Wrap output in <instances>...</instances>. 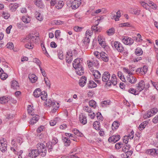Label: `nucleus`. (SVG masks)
I'll return each mask as SVG.
<instances>
[{
    "mask_svg": "<svg viewBox=\"0 0 158 158\" xmlns=\"http://www.w3.org/2000/svg\"><path fill=\"white\" fill-rule=\"evenodd\" d=\"M102 80L103 82L110 84V85L112 84L115 85L117 83L115 75L113 74L111 77L110 73L108 71L105 72L102 74Z\"/></svg>",
    "mask_w": 158,
    "mask_h": 158,
    "instance_id": "1",
    "label": "nucleus"
},
{
    "mask_svg": "<svg viewBox=\"0 0 158 158\" xmlns=\"http://www.w3.org/2000/svg\"><path fill=\"white\" fill-rule=\"evenodd\" d=\"M80 59L77 58L73 61V66L76 69L77 73L79 75H82L84 74V71L83 68L80 62Z\"/></svg>",
    "mask_w": 158,
    "mask_h": 158,
    "instance_id": "2",
    "label": "nucleus"
},
{
    "mask_svg": "<svg viewBox=\"0 0 158 158\" xmlns=\"http://www.w3.org/2000/svg\"><path fill=\"white\" fill-rule=\"evenodd\" d=\"M33 95L34 97L38 98L39 97L40 95L41 98L42 100H45L47 98V92L45 91H43L41 92L40 89L37 88L35 89L33 92Z\"/></svg>",
    "mask_w": 158,
    "mask_h": 158,
    "instance_id": "3",
    "label": "nucleus"
},
{
    "mask_svg": "<svg viewBox=\"0 0 158 158\" xmlns=\"http://www.w3.org/2000/svg\"><path fill=\"white\" fill-rule=\"evenodd\" d=\"M37 148L38 152L41 154V156L42 157L45 156L47 153L46 147L43 143H38L37 145Z\"/></svg>",
    "mask_w": 158,
    "mask_h": 158,
    "instance_id": "4",
    "label": "nucleus"
},
{
    "mask_svg": "<svg viewBox=\"0 0 158 158\" xmlns=\"http://www.w3.org/2000/svg\"><path fill=\"white\" fill-rule=\"evenodd\" d=\"M92 74L94 77V81L98 84H100L101 81L99 79L101 77V75L99 72L96 70L91 69Z\"/></svg>",
    "mask_w": 158,
    "mask_h": 158,
    "instance_id": "5",
    "label": "nucleus"
},
{
    "mask_svg": "<svg viewBox=\"0 0 158 158\" xmlns=\"http://www.w3.org/2000/svg\"><path fill=\"white\" fill-rule=\"evenodd\" d=\"M7 142L6 139L2 138L0 139V150L4 152L7 150Z\"/></svg>",
    "mask_w": 158,
    "mask_h": 158,
    "instance_id": "6",
    "label": "nucleus"
},
{
    "mask_svg": "<svg viewBox=\"0 0 158 158\" xmlns=\"http://www.w3.org/2000/svg\"><path fill=\"white\" fill-rule=\"evenodd\" d=\"M114 46L116 49L120 52H123L124 48L122 44L119 42L115 41L114 44Z\"/></svg>",
    "mask_w": 158,
    "mask_h": 158,
    "instance_id": "7",
    "label": "nucleus"
},
{
    "mask_svg": "<svg viewBox=\"0 0 158 158\" xmlns=\"http://www.w3.org/2000/svg\"><path fill=\"white\" fill-rule=\"evenodd\" d=\"M127 82H129L131 84H134L137 81L136 77L133 76V74L128 75L127 76Z\"/></svg>",
    "mask_w": 158,
    "mask_h": 158,
    "instance_id": "8",
    "label": "nucleus"
},
{
    "mask_svg": "<svg viewBox=\"0 0 158 158\" xmlns=\"http://www.w3.org/2000/svg\"><path fill=\"white\" fill-rule=\"evenodd\" d=\"M136 87L137 88L139 92H140L143 90L145 87V84L144 81H140L137 85H136Z\"/></svg>",
    "mask_w": 158,
    "mask_h": 158,
    "instance_id": "9",
    "label": "nucleus"
},
{
    "mask_svg": "<svg viewBox=\"0 0 158 158\" xmlns=\"http://www.w3.org/2000/svg\"><path fill=\"white\" fill-rule=\"evenodd\" d=\"M120 138V136L118 135H114L110 137L108 139V141L109 142H113L114 143L117 142Z\"/></svg>",
    "mask_w": 158,
    "mask_h": 158,
    "instance_id": "10",
    "label": "nucleus"
},
{
    "mask_svg": "<svg viewBox=\"0 0 158 158\" xmlns=\"http://www.w3.org/2000/svg\"><path fill=\"white\" fill-rule=\"evenodd\" d=\"M100 57L101 60L105 62H107L109 60V57L108 54L104 52H102L99 53Z\"/></svg>",
    "mask_w": 158,
    "mask_h": 158,
    "instance_id": "11",
    "label": "nucleus"
},
{
    "mask_svg": "<svg viewBox=\"0 0 158 158\" xmlns=\"http://www.w3.org/2000/svg\"><path fill=\"white\" fill-rule=\"evenodd\" d=\"M39 34L38 33L34 34H30L27 36L25 40H31V39L39 40L40 39L39 36Z\"/></svg>",
    "mask_w": 158,
    "mask_h": 158,
    "instance_id": "12",
    "label": "nucleus"
},
{
    "mask_svg": "<svg viewBox=\"0 0 158 158\" xmlns=\"http://www.w3.org/2000/svg\"><path fill=\"white\" fill-rule=\"evenodd\" d=\"M81 4L80 0H74L72 3L71 6L73 9H76L78 8Z\"/></svg>",
    "mask_w": 158,
    "mask_h": 158,
    "instance_id": "13",
    "label": "nucleus"
},
{
    "mask_svg": "<svg viewBox=\"0 0 158 158\" xmlns=\"http://www.w3.org/2000/svg\"><path fill=\"white\" fill-rule=\"evenodd\" d=\"M87 81V78L84 76H82L79 81V84L80 86L83 87L85 85Z\"/></svg>",
    "mask_w": 158,
    "mask_h": 158,
    "instance_id": "14",
    "label": "nucleus"
},
{
    "mask_svg": "<svg viewBox=\"0 0 158 158\" xmlns=\"http://www.w3.org/2000/svg\"><path fill=\"white\" fill-rule=\"evenodd\" d=\"M72 52L70 51H68L67 52V55L66 58V62L68 63H70L73 60Z\"/></svg>",
    "mask_w": 158,
    "mask_h": 158,
    "instance_id": "15",
    "label": "nucleus"
},
{
    "mask_svg": "<svg viewBox=\"0 0 158 158\" xmlns=\"http://www.w3.org/2000/svg\"><path fill=\"white\" fill-rule=\"evenodd\" d=\"M39 119V116L37 114L35 115L31 119L30 123V124L33 125L36 123Z\"/></svg>",
    "mask_w": 158,
    "mask_h": 158,
    "instance_id": "16",
    "label": "nucleus"
},
{
    "mask_svg": "<svg viewBox=\"0 0 158 158\" xmlns=\"http://www.w3.org/2000/svg\"><path fill=\"white\" fill-rule=\"evenodd\" d=\"M28 77L29 80L32 83H35L37 79V77L34 74H29Z\"/></svg>",
    "mask_w": 158,
    "mask_h": 158,
    "instance_id": "17",
    "label": "nucleus"
},
{
    "mask_svg": "<svg viewBox=\"0 0 158 158\" xmlns=\"http://www.w3.org/2000/svg\"><path fill=\"white\" fill-rule=\"evenodd\" d=\"M80 121L81 123L83 124H85L87 123V120L85 116L83 115L79 116Z\"/></svg>",
    "mask_w": 158,
    "mask_h": 158,
    "instance_id": "18",
    "label": "nucleus"
},
{
    "mask_svg": "<svg viewBox=\"0 0 158 158\" xmlns=\"http://www.w3.org/2000/svg\"><path fill=\"white\" fill-rule=\"evenodd\" d=\"M119 123L118 121H115L112 123V127L113 130L118 129L119 126Z\"/></svg>",
    "mask_w": 158,
    "mask_h": 158,
    "instance_id": "19",
    "label": "nucleus"
},
{
    "mask_svg": "<svg viewBox=\"0 0 158 158\" xmlns=\"http://www.w3.org/2000/svg\"><path fill=\"white\" fill-rule=\"evenodd\" d=\"M19 6L18 4L17 3L15 4H11L9 5V7L10 8V10L12 11H15Z\"/></svg>",
    "mask_w": 158,
    "mask_h": 158,
    "instance_id": "20",
    "label": "nucleus"
},
{
    "mask_svg": "<svg viewBox=\"0 0 158 158\" xmlns=\"http://www.w3.org/2000/svg\"><path fill=\"white\" fill-rule=\"evenodd\" d=\"M100 123L98 121H96L94 122L93 124L94 128L96 130H100Z\"/></svg>",
    "mask_w": 158,
    "mask_h": 158,
    "instance_id": "21",
    "label": "nucleus"
},
{
    "mask_svg": "<svg viewBox=\"0 0 158 158\" xmlns=\"http://www.w3.org/2000/svg\"><path fill=\"white\" fill-rule=\"evenodd\" d=\"M62 139L65 146H68L71 143L70 141L68 138L66 137H63Z\"/></svg>",
    "mask_w": 158,
    "mask_h": 158,
    "instance_id": "22",
    "label": "nucleus"
},
{
    "mask_svg": "<svg viewBox=\"0 0 158 158\" xmlns=\"http://www.w3.org/2000/svg\"><path fill=\"white\" fill-rule=\"evenodd\" d=\"M11 86L12 88L15 89H17L19 87L18 83L16 81H13L11 82Z\"/></svg>",
    "mask_w": 158,
    "mask_h": 158,
    "instance_id": "23",
    "label": "nucleus"
},
{
    "mask_svg": "<svg viewBox=\"0 0 158 158\" xmlns=\"http://www.w3.org/2000/svg\"><path fill=\"white\" fill-rule=\"evenodd\" d=\"M97 84L93 81H90L88 83V87L89 88H95L97 86Z\"/></svg>",
    "mask_w": 158,
    "mask_h": 158,
    "instance_id": "24",
    "label": "nucleus"
},
{
    "mask_svg": "<svg viewBox=\"0 0 158 158\" xmlns=\"http://www.w3.org/2000/svg\"><path fill=\"white\" fill-rule=\"evenodd\" d=\"M143 51L140 48H137L136 49L135 52V54L136 55L138 56H139L142 55L143 54Z\"/></svg>",
    "mask_w": 158,
    "mask_h": 158,
    "instance_id": "25",
    "label": "nucleus"
},
{
    "mask_svg": "<svg viewBox=\"0 0 158 158\" xmlns=\"http://www.w3.org/2000/svg\"><path fill=\"white\" fill-rule=\"evenodd\" d=\"M110 104V101L109 100L104 101L102 102L101 105L102 107H105Z\"/></svg>",
    "mask_w": 158,
    "mask_h": 158,
    "instance_id": "26",
    "label": "nucleus"
},
{
    "mask_svg": "<svg viewBox=\"0 0 158 158\" xmlns=\"http://www.w3.org/2000/svg\"><path fill=\"white\" fill-rule=\"evenodd\" d=\"M148 153L150 155L152 156H154L156 155V149H149L148 151Z\"/></svg>",
    "mask_w": 158,
    "mask_h": 158,
    "instance_id": "27",
    "label": "nucleus"
},
{
    "mask_svg": "<svg viewBox=\"0 0 158 158\" xmlns=\"http://www.w3.org/2000/svg\"><path fill=\"white\" fill-rule=\"evenodd\" d=\"M33 45L31 41V40L28 42V43L25 44V48L29 49H32L33 48Z\"/></svg>",
    "mask_w": 158,
    "mask_h": 158,
    "instance_id": "28",
    "label": "nucleus"
},
{
    "mask_svg": "<svg viewBox=\"0 0 158 158\" xmlns=\"http://www.w3.org/2000/svg\"><path fill=\"white\" fill-rule=\"evenodd\" d=\"M89 106L94 108H95L97 106L96 102L94 100H91L89 102Z\"/></svg>",
    "mask_w": 158,
    "mask_h": 158,
    "instance_id": "29",
    "label": "nucleus"
},
{
    "mask_svg": "<svg viewBox=\"0 0 158 158\" xmlns=\"http://www.w3.org/2000/svg\"><path fill=\"white\" fill-rule=\"evenodd\" d=\"M100 45L103 48H105L107 46V44L105 40H98Z\"/></svg>",
    "mask_w": 158,
    "mask_h": 158,
    "instance_id": "30",
    "label": "nucleus"
},
{
    "mask_svg": "<svg viewBox=\"0 0 158 158\" xmlns=\"http://www.w3.org/2000/svg\"><path fill=\"white\" fill-rule=\"evenodd\" d=\"M64 4V2L61 1H59L57 4L56 6V8L57 9H59L62 8Z\"/></svg>",
    "mask_w": 158,
    "mask_h": 158,
    "instance_id": "31",
    "label": "nucleus"
},
{
    "mask_svg": "<svg viewBox=\"0 0 158 158\" xmlns=\"http://www.w3.org/2000/svg\"><path fill=\"white\" fill-rule=\"evenodd\" d=\"M72 152H71L72 153L73 152H76L75 154H78L81 151V149L78 147H76L72 149Z\"/></svg>",
    "mask_w": 158,
    "mask_h": 158,
    "instance_id": "32",
    "label": "nucleus"
},
{
    "mask_svg": "<svg viewBox=\"0 0 158 158\" xmlns=\"http://www.w3.org/2000/svg\"><path fill=\"white\" fill-rule=\"evenodd\" d=\"M7 97H3L0 98V103L1 104H4L8 102Z\"/></svg>",
    "mask_w": 158,
    "mask_h": 158,
    "instance_id": "33",
    "label": "nucleus"
},
{
    "mask_svg": "<svg viewBox=\"0 0 158 158\" xmlns=\"http://www.w3.org/2000/svg\"><path fill=\"white\" fill-rule=\"evenodd\" d=\"M123 43L125 44L130 45L133 43V40H122Z\"/></svg>",
    "mask_w": 158,
    "mask_h": 158,
    "instance_id": "34",
    "label": "nucleus"
},
{
    "mask_svg": "<svg viewBox=\"0 0 158 158\" xmlns=\"http://www.w3.org/2000/svg\"><path fill=\"white\" fill-rule=\"evenodd\" d=\"M147 125V123L146 122H143L139 125V129L141 131Z\"/></svg>",
    "mask_w": 158,
    "mask_h": 158,
    "instance_id": "35",
    "label": "nucleus"
},
{
    "mask_svg": "<svg viewBox=\"0 0 158 158\" xmlns=\"http://www.w3.org/2000/svg\"><path fill=\"white\" fill-rule=\"evenodd\" d=\"M153 116V114H152L151 112H149L148 111H147V113L144 114L143 115V118L144 119H147Z\"/></svg>",
    "mask_w": 158,
    "mask_h": 158,
    "instance_id": "36",
    "label": "nucleus"
},
{
    "mask_svg": "<svg viewBox=\"0 0 158 158\" xmlns=\"http://www.w3.org/2000/svg\"><path fill=\"white\" fill-rule=\"evenodd\" d=\"M35 5L39 7L42 8L43 7V4L42 1L40 0H36Z\"/></svg>",
    "mask_w": 158,
    "mask_h": 158,
    "instance_id": "37",
    "label": "nucleus"
},
{
    "mask_svg": "<svg viewBox=\"0 0 158 158\" xmlns=\"http://www.w3.org/2000/svg\"><path fill=\"white\" fill-rule=\"evenodd\" d=\"M92 34L89 30H87L85 33V38H87V40H89L91 38Z\"/></svg>",
    "mask_w": 158,
    "mask_h": 158,
    "instance_id": "38",
    "label": "nucleus"
},
{
    "mask_svg": "<svg viewBox=\"0 0 158 158\" xmlns=\"http://www.w3.org/2000/svg\"><path fill=\"white\" fill-rule=\"evenodd\" d=\"M130 148V145L128 144H125L123 147L122 150L124 152H126V151L127 152L129 150Z\"/></svg>",
    "mask_w": 158,
    "mask_h": 158,
    "instance_id": "39",
    "label": "nucleus"
},
{
    "mask_svg": "<svg viewBox=\"0 0 158 158\" xmlns=\"http://www.w3.org/2000/svg\"><path fill=\"white\" fill-rule=\"evenodd\" d=\"M44 42L42 41L41 42V46L42 47V48L43 50V51L44 52V53L46 55V54H48V53L46 50L45 47L44 46Z\"/></svg>",
    "mask_w": 158,
    "mask_h": 158,
    "instance_id": "40",
    "label": "nucleus"
},
{
    "mask_svg": "<svg viewBox=\"0 0 158 158\" xmlns=\"http://www.w3.org/2000/svg\"><path fill=\"white\" fill-rule=\"evenodd\" d=\"M35 16L36 17L37 19L38 20L40 21H41L43 20V18L42 16L41 15L40 13L39 12H36L35 13Z\"/></svg>",
    "mask_w": 158,
    "mask_h": 158,
    "instance_id": "41",
    "label": "nucleus"
},
{
    "mask_svg": "<svg viewBox=\"0 0 158 158\" xmlns=\"http://www.w3.org/2000/svg\"><path fill=\"white\" fill-rule=\"evenodd\" d=\"M52 144L51 142H48L46 143V147L48 148L49 152L52 151Z\"/></svg>",
    "mask_w": 158,
    "mask_h": 158,
    "instance_id": "42",
    "label": "nucleus"
},
{
    "mask_svg": "<svg viewBox=\"0 0 158 158\" xmlns=\"http://www.w3.org/2000/svg\"><path fill=\"white\" fill-rule=\"evenodd\" d=\"M22 20L25 23H28L30 22V19L29 17H23Z\"/></svg>",
    "mask_w": 158,
    "mask_h": 158,
    "instance_id": "43",
    "label": "nucleus"
},
{
    "mask_svg": "<svg viewBox=\"0 0 158 158\" xmlns=\"http://www.w3.org/2000/svg\"><path fill=\"white\" fill-rule=\"evenodd\" d=\"M8 75H7L5 73H3L2 72L1 74L0 75V77L1 78L2 80H5L7 77Z\"/></svg>",
    "mask_w": 158,
    "mask_h": 158,
    "instance_id": "44",
    "label": "nucleus"
},
{
    "mask_svg": "<svg viewBox=\"0 0 158 158\" xmlns=\"http://www.w3.org/2000/svg\"><path fill=\"white\" fill-rule=\"evenodd\" d=\"M89 43V40H81V42L80 43V44L82 46L84 45H87Z\"/></svg>",
    "mask_w": 158,
    "mask_h": 158,
    "instance_id": "45",
    "label": "nucleus"
},
{
    "mask_svg": "<svg viewBox=\"0 0 158 158\" xmlns=\"http://www.w3.org/2000/svg\"><path fill=\"white\" fill-rule=\"evenodd\" d=\"M107 33L108 35H112L114 33V29L113 28L107 30Z\"/></svg>",
    "mask_w": 158,
    "mask_h": 158,
    "instance_id": "46",
    "label": "nucleus"
},
{
    "mask_svg": "<svg viewBox=\"0 0 158 158\" xmlns=\"http://www.w3.org/2000/svg\"><path fill=\"white\" fill-rule=\"evenodd\" d=\"M7 48L10 49H12L14 48V44L12 42H9L6 45Z\"/></svg>",
    "mask_w": 158,
    "mask_h": 158,
    "instance_id": "47",
    "label": "nucleus"
},
{
    "mask_svg": "<svg viewBox=\"0 0 158 158\" xmlns=\"http://www.w3.org/2000/svg\"><path fill=\"white\" fill-rule=\"evenodd\" d=\"M45 82L46 85L48 86L49 88L50 87V81L48 79V78L45 77L44 78Z\"/></svg>",
    "mask_w": 158,
    "mask_h": 158,
    "instance_id": "48",
    "label": "nucleus"
},
{
    "mask_svg": "<svg viewBox=\"0 0 158 158\" xmlns=\"http://www.w3.org/2000/svg\"><path fill=\"white\" fill-rule=\"evenodd\" d=\"M123 69L124 72L128 74V75H130L133 74V73L131 72V71L129 69H126V68H123Z\"/></svg>",
    "mask_w": 158,
    "mask_h": 158,
    "instance_id": "49",
    "label": "nucleus"
},
{
    "mask_svg": "<svg viewBox=\"0 0 158 158\" xmlns=\"http://www.w3.org/2000/svg\"><path fill=\"white\" fill-rule=\"evenodd\" d=\"M87 64L89 70H91V69H94L92 67V66H93L92 62L90 61H87Z\"/></svg>",
    "mask_w": 158,
    "mask_h": 158,
    "instance_id": "50",
    "label": "nucleus"
},
{
    "mask_svg": "<svg viewBox=\"0 0 158 158\" xmlns=\"http://www.w3.org/2000/svg\"><path fill=\"white\" fill-rule=\"evenodd\" d=\"M128 91L129 93L133 94L134 95H138V94H136V91L135 89H130Z\"/></svg>",
    "mask_w": 158,
    "mask_h": 158,
    "instance_id": "51",
    "label": "nucleus"
},
{
    "mask_svg": "<svg viewBox=\"0 0 158 158\" xmlns=\"http://www.w3.org/2000/svg\"><path fill=\"white\" fill-rule=\"evenodd\" d=\"M2 17L5 19H7L10 16V15L6 12H3L2 15Z\"/></svg>",
    "mask_w": 158,
    "mask_h": 158,
    "instance_id": "52",
    "label": "nucleus"
},
{
    "mask_svg": "<svg viewBox=\"0 0 158 158\" xmlns=\"http://www.w3.org/2000/svg\"><path fill=\"white\" fill-rule=\"evenodd\" d=\"M97 119L98 120H101V121L103 120V117L102 115L101 114L100 112H98L97 113Z\"/></svg>",
    "mask_w": 158,
    "mask_h": 158,
    "instance_id": "53",
    "label": "nucleus"
},
{
    "mask_svg": "<svg viewBox=\"0 0 158 158\" xmlns=\"http://www.w3.org/2000/svg\"><path fill=\"white\" fill-rule=\"evenodd\" d=\"M133 153V152L132 151H126V152H125L124 153V155L127 156V155H128V156L129 157Z\"/></svg>",
    "mask_w": 158,
    "mask_h": 158,
    "instance_id": "54",
    "label": "nucleus"
},
{
    "mask_svg": "<svg viewBox=\"0 0 158 158\" xmlns=\"http://www.w3.org/2000/svg\"><path fill=\"white\" fill-rule=\"evenodd\" d=\"M123 144L121 142H119L116 143L115 145V147L116 149H119L122 147Z\"/></svg>",
    "mask_w": 158,
    "mask_h": 158,
    "instance_id": "55",
    "label": "nucleus"
},
{
    "mask_svg": "<svg viewBox=\"0 0 158 158\" xmlns=\"http://www.w3.org/2000/svg\"><path fill=\"white\" fill-rule=\"evenodd\" d=\"M130 25V24L128 23H122L119 24V26L121 27H129Z\"/></svg>",
    "mask_w": 158,
    "mask_h": 158,
    "instance_id": "56",
    "label": "nucleus"
},
{
    "mask_svg": "<svg viewBox=\"0 0 158 158\" xmlns=\"http://www.w3.org/2000/svg\"><path fill=\"white\" fill-rule=\"evenodd\" d=\"M60 31L59 30H56L55 32V37L56 39H58V37L60 35Z\"/></svg>",
    "mask_w": 158,
    "mask_h": 158,
    "instance_id": "57",
    "label": "nucleus"
},
{
    "mask_svg": "<svg viewBox=\"0 0 158 158\" xmlns=\"http://www.w3.org/2000/svg\"><path fill=\"white\" fill-rule=\"evenodd\" d=\"M149 112H152V114H153V115L156 113L158 111V109L156 108H153L152 110L150 111H148Z\"/></svg>",
    "mask_w": 158,
    "mask_h": 158,
    "instance_id": "58",
    "label": "nucleus"
},
{
    "mask_svg": "<svg viewBox=\"0 0 158 158\" xmlns=\"http://www.w3.org/2000/svg\"><path fill=\"white\" fill-rule=\"evenodd\" d=\"M34 62L36 63L39 67H41L40 65V61L39 59L37 58H35L34 60Z\"/></svg>",
    "mask_w": 158,
    "mask_h": 158,
    "instance_id": "59",
    "label": "nucleus"
},
{
    "mask_svg": "<svg viewBox=\"0 0 158 158\" xmlns=\"http://www.w3.org/2000/svg\"><path fill=\"white\" fill-rule=\"evenodd\" d=\"M84 110L85 111L89 113H90L91 112V108L89 107L88 106L84 107Z\"/></svg>",
    "mask_w": 158,
    "mask_h": 158,
    "instance_id": "60",
    "label": "nucleus"
},
{
    "mask_svg": "<svg viewBox=\"0 0 158 158\" xmlns=\"http://www.w3.org/2000/svg\"><path fill=\"white\" fill-rule=\"evenodd\" d=\"M134 132L132 131L127 137L130 139H132L134 137Z\"/></svg>",
    "mask_w": 158,
    "mask_h": 158,
    "instance_id": "61",
    "label": "nucleus"
},
{
    "mask_svg": "<svg viewBox=\"0 0 158 158\" xmlns=\"http://www.w3.org/2000/svg\"><path fill=\"white\" fill-rule=\"evenodd\" d=\"M92 62L93 66L97 67L99 65L98 61L97 60H94Z\"/></svg>",
    "mask_w": 158,
    "mask_h": 158,
    "instance_id": "62",
    "label": "nucleus"
},
{
    "mask_svg": "<svg viewBox=\"0 0 158 158\" xmlns=\"http://www.w3.org/2000/svg\"><path fill=\"white\" fill-rule=\"evenodd\" d=\"M44 128V127L43 126H41L39 127L37 130V132L38 133L41 132Z\"/></svg>",
    "mask_w": 158,
    "mask_h": 158,
    "instance_id": "63",
    "label": "nucleus"
},
{
    "mask_svg": "<svg viewBox=\"0 0 158 158\" xmlns=\"http://www.w3.org/2000/svg\"><path fill=\"white\" fill-rule=\"evenodd\" d=\"M143 69H142V68H138L136 70V72L140 73L142 74H143Z\"/></svg>",
    "mask_w": 158,
    "mask_h": 158,
    "instance_id": "64",
    "label": "nucleus"
}]
</instances>
